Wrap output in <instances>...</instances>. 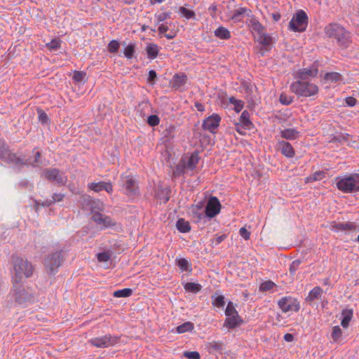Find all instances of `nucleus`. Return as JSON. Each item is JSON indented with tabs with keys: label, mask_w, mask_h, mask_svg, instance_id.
Here are the masks:
<instances>
[{
	"label": "nucleus",
	"mask_w": 359,
	"mask_h": 359,
	"mask_svg": "<svg viewBox=\"0 0 359 359\" xmlns=\"http://www.w3.org/2000/svg\"><path fill=\"white\" fill-rule=\"evenodd\" d=\"M11 264L13 267V276L12 282L13 284H19L22 279L29 278L33 276L34 266L32 262L22 257L13 254L11 257Z\"/></svg>",
	"instance_id": "1"
},
{
	"label": "nucleus",
	"mask_w": 359,
	"mask_h": 359,
	"mask_svg": "<svg viewBox=\"0 0 359 359\" xmlns=\"http://www.w3.org/2000/svg\"><path fill=\"white\" fill-rule=\"evenodd\" d=\"M325 32L327 37L337 40L341 48H347L352 42L351 33L337 23L330 24L325 27Z\"/></svg>",
	"instance_id": "2"
},
{
	"label": "nucleus",
	"mask_w": 359,
	"mask_h": 359,
	"mask_svg": "<svg viewBox=\"0 0 359 359\" xmlns=\"http://www.w3.org/2000/svg\"><path fill=\"white\" fill-rule=\"evenodd\" d=\"M290 90L299 97H311L318 93V87L309 81L297 80L290 85Z\"/></svg>",
	"instance_id": "3"
},
{
	"label": "nucleus",
	"mask_w": 359,
	"mask_h": 359,
	"mask_svg": "<svg viewBox=\"0 0 359 359\" xmlns=\"http://www.w3.org/2000/svg\"><path fill=\"white\" fill-rule=\"evenodd\" d=\"M337 187L344 193L359 191V174L352 173L337 178Z\"/></svg>",
	"instance_id": "4"
},
{
	"label": "nucleus",
	"mask_w": 359,
	"mask_h": 359,
	"mask_svg": "<svg viewBox=\"0 0 359 359\" xmlns=\"http://www.w3.org/2000/svg\"><path fill=\"white\" fill-rule=\"evenodd\" d=\"M65 259V252L62 250L48 254L45 257L43 264L48 275H55L58 268Z\"/></svg>",
	"instance_id": "5"
},
{
	"label": "nucleus",
	"mask_w": 359,
	"mask_h": 359,
	"mask_svg": "<svg viewBox=\"0 0 359 359\" xmlns=\"http://www.w3.org/2000/svg\"><path fill=\"white\" fill-rule=\"evenodd\" d=\"M13 298L16 304L25 306L34 301V295L32 290L22 285L13 284Z\"/></svg>",
	"instance_id": "6"
},
{
	"label": "nucleus",
	"mask_w": 359,
	"mask_h": 359,
	"mask_svg": "<svg viewBox=\"0 0 359 359\" xmlns=\"http://www.w3.org/2000/svg\"><path fill=\"white\" fill-rule=\"evenodd\" d=\"M308 25V16L302 11H298L289 23L290 28L294 32H303Z\"/></svg>",
	"instance_id": "7"
},
{
	"label": "nucleus",
	"mask_w": 359,
	"mask_h": 359,
	"mask_svg": "<svg viewBox=\"0 0 359 359\" xmlns=\"http://www.w3.org/2000/svg\"><path fill=\"white\" fill-rule=\"evenodd\" d=\"M43 175L50 182H55L58 186H64L67 182V176L57 168H46L43 170Z\"/></svg>",
	"instance_id": "8"
},
{
	"label": "nucleus",
	"mask_w": 359,
	"mask_h": 359,
	"mask_svg": "<svg viewBox=\"0 0 359 359\" xmlns=\"http://www.w3.org/2000/svg\"><path fill=\"white\" fill-rule=\"evenodd\" d=\"M278 306L281 310L286 313L288 311H298L300 309L299 304L291 297H285L278 301Z\"/></svg>",
	"instance_id": "9"
},
{
	"label": "nucleus",
	"mask_w": 359,
	"mask_h": 359,
	"mask_svg": "<svg viewBox=\"0 0 359 359\" xmlns=\"http://www.w3.org/2000/svg\"><path fill=\"white\" fill-rule=\"evenodd\" d=\"M221 210V204L219 199L215 196H211L208 201L205 207V215L212 218L219 213Z\"/></svg>",
	"instance_id": "10"
},
{
	"label": "nucleus",
	"mask_w": 359,
	"mask_h": 359,
	"mask_svg": "<svg viewBox=\"0 0 359 359\" xmlns=\"http://www.w3.org/2000/svg\"><path fill=\"white\" fill-rule=\"evenodd\" d=\"M121 182L125 193L127 195H133L135 186V176L131 170H128L122 175Z\"/></svg>",
	"instance_id": "11"
},
{
	"label": "nucleus",
	"mask_w": 359,
	"mask_h": 359,
	"mask_svg": "<svg viewBox=\"0 0 359 359\" xmlns=\"http://www.w3.org/2000/svg\"><path fill=\"white\" fill-rule=\"evenodd\" d=\"M318 69L315 65L309 68H303L299 69L295 74V77L298 80L308 81L310 77H316L318 74Z\"/></svg>",
	"instance_id": "12"
},
{
	"label": "nucleus",
	"mask_w": 359,
	"mask_h": 359,
	"mask_svg": "<svg viewBox=\"0 0 359 359\" xmlns=\"http://www.w3.org/2000/svg\"><path fill=\"white\" fill-rule=\"evenodd\" d=\"M221 117L218 114H213L203 121V128L210 133H215L219 125Z\"/></svg>",
	"instance_id": "13"
},
{
	"label": "nucleus",
	"mask_w": 359,
	"mask_h": 359,
	"mask_svg": "<svg viewBox=\"0 0 359 359\" xmlns=\"http://www.w3.org/2000/svg\"><path fill=\"white\" fill-rule=\"evenodd\" d=\"M1 158L4 161L15 165L28 164V160H23L8 149H5L1 153Z\"/></svg>",
	"instance_id": "14"
},
{
	"label": "nucleus",
	"mask_w": 359,
	"mask_h": 359,
	"mask_svg": "<svg viewBox=\"0 0 359 359\" xmlns=\"http://www.w3.org/2000/svg\"><path fill=\"white\" fill-rule=\"evenodd\" d=\"M91 219L96 224H102L104 228L114 226L116 224L110 217L102 215L100 212H95Z\"/></svg>",
	"instance_id": "15"
},
{
	"label": "nucleus",
	"mask_w": 359,
	"mask_h": 359,
	"mask_svg": "<svg viewBox=\"0 0 359 359\" xmlns=\"http://www.w3.org/2000/svg\"><path fill=\"white\" fill-rule=\"evenodd\" d=\"M187 81V76L184 74H175L170 81L172 88L176 90L182 91L184 90V86Z\"/></svg>",
	"instance_id": "16"
},
{
	"label": "nucleus",
	"mask_w": 359,
	"mask_h": 359,
	"mask_svg": "<svg viewBox=\"0 0 359 359\" xmlns=\"http://www.w3.org/2000/svg\"><path fill=\"white\" fill-rule=\"evenodd\" d=\"M356 224L354 222H333L331 224V230L335 231H355L356 230Z\"/></svg>",
	"instance_id": "17"
},
{
	"label": "nucleus",
	"mask_w": 359,
	"mask_h": 359,
	"mask_svg": "<svg viewBox=\"0 0 359 359\" xmlns=\"http://www.w3.org/2000/svg\"><path fill=\"white\" fill-rule=\"evenodd\" d=\"M88 186L90 190H93L95 192H99L102 190H105L108 193H111L113 191V187L110 182L100 181L99 182L90 183Z\"/></svg>",
	"instance_id": "18"
},
{
	"label": "nucleus",
	"mask_w": 359,
	"mask_h": 359,
	"mask_svg": "<svg viewBox=\"0 0 359 359\" xmlns=\"http://www.w3.org/2000/svg\"><path fill=\"white\" fill-rule=\"evenodd\" d=\"M258 41L263 46L259 51L262 56H263L266 51L269 50V47L272 43V37L265 32L259 34Z\"/></svg>",
	"instance_id": "19"
},
{
	"label": "nucleus",
	"mask_w": 359,
	"mask_h": 359,
	"mask_svg": "<svg viewBox=\"0 0 359 359\" xmlns=\"http://www.w3.org/2000/svg\"><path fill=\"white\" fill-rule=\"evenodd\" d=\"M226 316L227 317L224 321V326L228 327L229 329H233L240 325L242 323V320L241 319L238 314Z\"/></svg>",
	"instance_id": "20"
},
{
	"label": "nucleus",
	"mask_w": 359,
	"mask_h": 359,
	"mask_svg": "<svg viewBox=\"0 0 359 359\" xmlns=\"http://www.w3.org/2000/svg\"><path fill=\"white\" fill-rule=\"evenodd\" d=\"M90 344L96 347H107L111 344V337L109 336H104L100 337H95L90 339Z\"/></svg>",
	"instance_id": "21"
},
{
	"label": "nucleus",
	"mask_w": 359,
	"mask_h": 359,
	"mask_svg": "<svg viewBox=\"0 0 359 359\" xmlns=\"http://www.w3.org/2000/svg\"><path fill=\"white\" fill-rule=\"evenodd\" d=\"M279 147L281 153L287 158H292L295 153L291 144L287 142L281 141L279 142Z\"/></svg>",
	"instance_id": "22"
},
{
	"label": "nucleus",
	"mask_w": 359,
	"mask_h": 359,
	"mask_svg": "<svg viewBox=\"0 0 359 359\" xmlns=\"http://www.w3.org/2000/svg\"><path fill=\"white\" fill-rule=\"evenodd\" d=\"M208 352L211 354H222L224 350V344L222 341H213L207 344Z\"/></svg>",
	"instance_id": "23"
},
{
	"label": "nucleus",
	"mask_w": 359,
	"mask_h": 359,
	"mask_svg": "<svg viewBox=\"0 0 359 359\" xmlns=\"http://www.w3.org/2000/svg\"><path fill=\"white\" fill-rule=\"evenodd\" d=\"M199 158L198 154L194 153L189 156L187 162L184 161L187 171H194L199 162Z\"/></svg>",
	"instance_id": "24"
},
{
	"label": "nucleus",
	"mask_w": 359,
	"mask_h": 359,
	"mask_svg": "<svg viewBox=\"0 0 359 359\" xmlns=\"http://www.w3.org/2000/svg\"><path fill=\"white\" fill-rule=\"evenodd\" d=\"M248 26L253 31L256 32L258 35L266 32V27L263 26L254 16H252L250 19Z\"/></svg>",
	"instance_id": "25"
},
{
	"label": "nucleus",
	"mask_w": 359,
	"mask_h": 359,
	"mask_svg": "<svg viewBox=\"0 0 359 359\" xmlns=\"http://www.w3.org/2000/svg\"><path fill=\"white\" fill-rule=\"evenodd\" d=\"M353 314V311L352 309H344L341 311V315L343 316V318L341 322V325L343 327H348L350 321L352 319Z\"/></svg>",
	"instance_id": "26"
},
{
	"label": "nucleus",
	"mask_w": 359,
	"mask_h": 359,
	"mask_svg": "<svg viewBox=\"0 0 359 359\" xmlns=\"http://www.w3.org/2000/svg\"><path fill=\"white\" fill-rule=\"evenodd\" d=\"M145 51L149 58L154 59L158 54V46L155 43H148L145 48Z\"/></svg>",
	"instance_id": "27"
},
{
	"label": "nucleus",
	"mask_w": 359,
	"mask_h": 359,
	"mask_svg": "<svg viewBox=\"0 0 359 359\" xmlns=\"http://www.w3.org/2000/svg\"><path fill=\"white\" fill-rule=\"evenodd\" d=\"M244 126V129H250L252 126V123L250 120V113L245 110L242 112L239 122Z\"/></svg>",
	"instance_id": "28"
},
{
	"label": "nucleus",
	"mask_w": 359,
	"mask_h": 359,
	"mask_svg": "<svg viewBox=\"0 0 359 359\" xmlns=\"http://www.w3.org/2000/svg\"><path fill=\"white\" fill-rule=\"evenodd\" d=\"M215 35L220 39H229L231 38L230 32L224 27L220 26L215 31Z\"/></svg>",
	"instance_id": "29"
},
{
	"label": "nucleus",
	"mask_w": 359,
	"mask_h": 359,
	"mask_svg": "<svg viewBox=\"0 0 359 359\" xmlns=\"http://www.w3.org/2000/svg\"><path fill=\"white\" fill-rule=\"evenodd\" d=\"M281 137L287 140H295L299 134V132L293 128H286L281 132Z\"/></svg>",
	"instance_id": "30"
},
{
	"label": "nucleus",
	"mask_w": 359,
	"mask_h": 359,
	"mask_svg": "<svg viewBox=\"0 0 359 359\" xmlns=\"http://www.w3.org/2000/svg\"><path fill=\"white\" fill-rule=\"evenodd\" d=\"M327 173L323 170H318L315 172L313 175L306 178V182H311L314 181L321 180L325 178Z\"/></svg>",
	"instance_id": "31"
},
{
	"label": "nucleus",
	"mask_w": 359,
	"mask_h": 359,
	"mask_svg": "<svg viewBox=\"0 0 359 359\" xmlns=\"http://www.w3.org/2000/svg\"><path fill=\"white\" fill-rule=\"evenodd\" d=\"M104 210V204L99 200H95L93 198L90 206L88 210H90L94 215L95 212H100Z\"/></svg>",
	"instance_id": "32"
},
{
	"label": "nucleus",
	"mask_w": 359,
	"mask_h": 359,
	"mask_svg": "<svg viewBox=\"0 0 359 359\" xmlns=\"http://www.w3.org/2000/svg\"><path fill=\"white\" fill-rule=\"evenodd\" d=\"M251 11L246 8H239L234 11L233 14L231 17L233 20H241L240 17L246 15L248 16H250Z\"/></svg>",
	"instance_id": "33"
},
{
	"label": "nucleus",
	"mask_w": 359,
	"mask_h": 359,
	"mask_svg": "<svg viewBox=\"0 0 359 359\" xmlns=\"http://www.w3.org/2000/svg\"><path fill=\"white\" fill-rule=\"evenodd\" d=\"M177 229L182 233H187L191 230L190 224L184 219H179L176 224Z\"/></svg>",
	"instance_id": "34"
},
{
	"label": "nucleus",
	"mask_w": 359,
	"mask_h": 359,
	"mask_svg": "<svg viewBox=\"0 0 359 359\" xmlns=\"http://www.w3.org/2000/svg\"><path fill=\"white\" fill-rule=\"evenodd\" d=\"M323 293V290L320 287L316 286L313 290H311L306 297V300L309 302H312L316 299H318Z\"/></svg>",
	"instance_id": "35"
},
{
	"label": "nucleus",
	"mask_w": 359,
	"mask_h": 359,
	"mask_svg": "<svg viewBox=\"0 0 359 359\" xmlns=\"http://www.w3.org/2000/svg\"><path fill=\"white\" fill-rule=\"evenodd\" d=\"M93 200V198L90 196L89 195L84 194L82 195L80 198L79 203L81 208L85 210H88L90 203Z\"/></svg>",
	"instance_id": "36"
},
{
	"label": "nucleus",
	"mask_w": 359,
	"mask_h": 359,
	"mask_svg": "<svg viewBox=\"0 0 359 359\" xmlns=\"http://www.w3.org/2000/svg\"><path fill=\"white\" fill-rule=\"evenodd\" d=\"M324 79L328 82L334 83L341 81L342 76L338 72H329L325 74Z\"/></svg>",
	"instance_id": "37"
},
{
	"label": "nucleus",
	"mask_w": 359,
	"mask_h": 359,
	"mask_svg": "<svg viewBox=\"0 0 359 359\" xmlns=\"http://www.w3.org/2000/svg\"><path fill=\"white\" fill-rule=\"evenodd\" d=\"M65 196L64 194H54V195L53 196V198L52 199H50V200H46V201H44L43 203H42V205L43 206H50V205H52L53 204H54L55 202H60V201H62L64 198Z\"/></svg>",
	"instance_id": "38"
},
{
	"label": "nucleus",
	"mask_w": 359,
	"mask_h": 359,
	"mask_svg": "<svg viewBox=\"0 0 359 359\" xmlns=\"http://www.w3.org/2000/svg\"><path fill=\"white\" fill-rule=\"evenodd\" d=\"M184 287L186 291L196 293V292H198L201 290L202 286L198 283H187L184 285Z\"/></svg>",
	"instance_id": "39"
},
{
	"label": "nucleus",
	"mask_w": 359,
	"mask_h": 359,
	"mask_svg": "<svg viewBox=\"0 0 359 359\" xmlns=\"http://www.w3.org/2000/svg\"><path fill=\"white\" fill-rule=\"evenodd\" d=\"M186 172H188L184 165V160L182 159L181 160L180 163L178 165H177V166L173 170V175L175 177L180 176L181 175L184 174Z\"/></svg>",
	"instance_id": "40"
},
{
	"label": "nucleus",
	"mask_w": 359,
	"mask_h": 359,
	"mask_svg": "<svg viewBox=\"0 0 359 359\" xmlns=\"http://www.w3.org/2000/svg\"><path fill=\"white\" fill-rule=\"evenodd\" d=\"M229 102L234 105V110L236 112L241 111L244 107V102L241 100H237L234 97H229Z\"/></svg>",
	"instance_id": "41"
},
{
	"label": "nucleus",
	"mask_w": 359,
	"mask_h": 359,
	"mask_svg": "<svg viewBox=\"0 0 359 359\" xmlns=\"http://www.w3.org/2000/svg\"><path fill=\"white\" fill-rule=\"evenodd\" d=\"M61 42V40L58 38L53 39L50 42L47 43L46 46L50 51L56 50L60 48Z\"/></svg>",
	"instance_id": "42"
},
{
	"label": "nucleus",
	"mask_w": 359,
	"mask_h": 359,
	"mask_svg": "<svg viewBox=\"0 0 359 359\" xmlns=\"http://www.w3.org/2000/svg\"><path fill=\"white\" fill-rule=\"evenodd\" d=\"M194 324L191 322H186L177 327V332L178 333H184L187 331H191L194 329Z\"/></svg>",
	"instance_id": "43"
},
{
	"label": "nucleus",
	"mask_w": 359,
	"mask_h": 359,
	"mask_svg": "<svg viewBox=\"0 0 359 359\" xmlns=\"http://www.w3.org/2000/svg\"><path fill=\"white\" fill-rule=\"evenodd\" d=\"M133 292V290L130 288H124L115 291L113 295L115 297H127L132 295Z\"/></svg>",
	"instance_id": "44"
},
{
	"label": "nucleus",
	"mask_w": 359,
	"mask_h": 359,
	"mask_svg": "<svg viewBox=\"0 0 359 359\" xmlns=\"http://www.w3.org/2000/svg\"><path fill=\"white\" fill-rule=\"evenodd\" d=\"M41 154L40 151H36L34 154V160L31 161L30 159L28 160V164H25V165H32L33 167L39 166L41 164Z\"/></svg>",
	"instance_id": "45"
},
{
	"label": "nucleus",
	"mask_w": 359,
	"mask_h": 359,
	"mask_svg": "<svg viewBox=\"0 0 359 359\" xmlns=\"http://www.w3.org/2000/svg\"><path fill=\"white\" fill-rule=\"evenodd\" d=\"M180 12L187 19H194L196 17V14L193 11L189 10L182 6L180 8Z\"/></svg>",
	"instance_id": "46"
},
{
	"label": "nucleus",
	"mask_w": 359,
	"mask_h": 359,
	"mask_svg": "<svg viewBox=\"0 0 359 359\" xmlns=\"http://www.w3.org/2000/svg\"><path fill=\"white\" fill-rule=\"evenodd\" d=\"M276 286V284L271 280H266L262 283L259 286V290L266 292L269 291L273 288Z\"/></svg>",
	"instance_id": "47"
},
{
	"label": "nucleus",
	"mask_w": 359,
	"mask_h": 359,
	"mask_svg": "<svg viewBox=\"0 0 359 359\" xmlns=\"http://www.w3.org/2000/svg\"><path fill=\"white\" fill-rule=\"evenodd\" d=\"M341 334H342V331H341V328L339 327V326H338V325L334 326L332 328L331 337L334 342L338 341V339L341 337Z\"/></svg>",
	"instance_id": "48"
},
{
	"label": "nucleus",
	"mask_w": 359,
	"mask_h": 359,
	"mask_svg": "<svg viewBox=\"0 0 359 359\" xmlns=\"http://www.w3.org/2000/svg\"><path fill=\"white\" fill-rule=\"evenodd\" d=\"M280 102L281 104L289 105L293 101V97L289 96L285 93H281L279 97Z\"/></svg>",
	"instance_id": "49"
},
{
	"label": "nucleus",
	"mask_w": 359,
	"mask_h": 359,
	"mask_svg": "<svg viewBox=\"0 0 359 359\" xmlns=\"http://www.w3.org/2000/svg\"><path fill=\"white\" fill-rule=\"evenodd\" d=\"M177 265L184 271L189 270V264L184 258H180L177 261Z\"/></svg>",
	"instance_id": "50"
},
{
	"label": "nucleus",
	"mask_w": 359,
	"mask_h": 359,
	"mask_svg": "<svg viewBox=\"0 0 359 359\" xmlns=\"http://www.w3.org/2000/svg\"><path fill=\"white\" fill-rule=\"evenodd\" d=\"M302 262L299 259L294 260L290 266V273L291 275H294L296 271L299 269Z\"/></svg>",
	"instance_id": "51"
},
{
	"label": "nucleus",
	"mask_w": 359,
	"mask_h": 359,
	"mask_svg": "<svg viewBox=\"0 0 359 359\" xmlns=\"http://www.w3.org/2000/svg\"><path fill=\"white\" fill-rule=\"evenodd\" d=\"M156 80H157L156 72L154 70H150L149 72V75H148V77L147 79V83L151 85H154L156 83Z\"/></svg>",
	"instance_id": "52"
},
{
	"label": "nucleus",
	"mask_w": 359,
	"mask_h": 359,
	"mask_svg": "<svg viewBox=\"0 0 359 359\" xmlns=\"http://www.w3.org/2000/svg\"><path fill=\"white\" fill-rule=\"evenodd\" d=\"M183 355L189 359H200L201 355L197 351H184Z\"/></svg>",
	"instance_id": "53"
},
{
	"label": "nucleus",
	"mask_w": 359,
	"mask_h": 359,
	"mask_svg": "<svg viewBox=\"0 0 359 359\" xmlns=\"http://www.w3.org/2000/svg\"><path fill=\"white\" fill-rule=\"evenodd\" d=\"M194 218L196 219V222H198L201 219H205L207 216L205 215V212H200L198 210H191Z\"/></svg>",
	"instance_id": "54"
},
{
	"label": "nucleus",
	"mask_w": 359,
	"mask_h": 359,
	"mask_svg": "<svg viewBox=\"0 0 359 359\" xmlns=\"http://www.w3.org/2000/svg\"><path fill=\"white\" fill-rule=\"evenodd\" d=\"M86 74L83 72L75 71L73 75V79L76 82H81L86 77Z\"/></svg>",
	"instance_id": "55"
},
{
	"label": "nucleus",
	"mask_w": 359,
	"mask_h": 359,
	"mask_svg": "<svg viewBox=\"0 0 359 359\" xmlns=\"http://www.w3.org/2000/svg\"><path fill=\"white\" fill-rule=\"evenodd\" d=\"M119 48V43L117 41L113 40L109 42L108 45V50L110 53H116Z\"/></svg>",
	"instance_id": "56"
},
{
	"label": "nucleus",
	"mask_w": 359,
	"mask_h": 359,
	"mask_svg": "<svg viewBox=\"0 0 359 359\" xmlns=\"http://www.w3.org/2000/svg\"><path fill=\"white\" fill-rule=\"evenodd\" d=\"M225 314L226 316H235V314H238V312L234 308L232 302H229L225 311Z\"/></svg>",
	"instance_id": "57"
},
{
	"label": "nucleus",
	"mask_w": 359,
	"mask_h": 359,
	"mask_svg": "<svg viewBox=\"0 0 359 359\" xmlns=\"http://www.w3.org/2000/svg\"><path fill=\"white\" fill-rule=\"evenodd\" d=\"M159 118L156 115H151L147 118V123L151 126H156L159 123Z\"/></svg>",
	"instance_id": "58"
},
{
	"label": "nucleus",
	"mask_w": 359,
	"mask_h": 359,
	"mask_svg": "<svg viewBox=\"0 0 359 359\" xmlns=\"http://www.w3.org/2000/svg\"><path fill=\"white\" fill-rule=\"evenodd\" d=\"M170 13H161L159 14L156 15L157 23L159 24L160 22L165 21L168 18H170Z\"/></svg>",
	"instance_id": "59"
},
{
	"label": "nucleus",
	"mask_w": 359,
	"mask_h": 359,
	"mask_svg": "<svg viewBox=\"0 0 359 359\" xmlns=\"http://www.w3.org/2000/svg\"><path fill=\"white\" fill-rule=\"evenodd\" d=\"M97 258L100 262H107L110 259V254L107 252H100L97 255Z\"/></svg>",
	"instance_id": "60"
},
{
	"label": "nucleus",
	"mask_w": 359,
	"mask_h": 359,
	"mask_svg": "<svg viewBox=\"0 0 359 359\" xmlns=\"http://www.w3.org/2000/svg\"><path fill=\"white\" fill-rule=\"evenodd\" d=\"M212 304L217 307H223L225 304L224 297L222 295L217 297Z\"/></svg>",
	"instance_id": "61"
},
{
	"label": "nucleus",
	"mask_w": 359,
	"mask_h": 359,
	"mask_svg": "<svg viewBox=\"0 0 359 359\" xmlns=\"http://www.w3.org/2000/svg\"><path fill=\"white\" fill-rule=\"evenodd\" d=\"M125 56L128 58H132L134 53V46L132 44L128 45L123 52Z\"/></svg>",
	"instance_id": "62"
},
{
	"label": "nucleus",
	"mask_w": 359,
	"mask_h": 359,
	"mask_svg": "<svg viewBox=\"0 0 359 359\" xmlns=\"http://www.w3.org/2000/svg\"><path fill=\"white\" fill-rule=\"evenodd\" d=\"M39 119L42 123H47L49 121L48 115L43 110H38Z\"/></svg>",
	"instance_id": "63"
},
{
	"label": "nucleus",
	"mask_w": 359,
	"mask_h": 359,
	"mask_svg": "<svg viewBox=\"0 0 359 359\" xmlns=\"http://www.w3.org/2000/svg\"><path fill=\"white\" fill-rule=\"evenodd\" d=\"M349 137H350V135L348 134H341V135H339L338 136L334 137L333 138V140L335 142H342V141L347 142V141H348Z\"/></svg>",
	"instance_id": "64"
}]
</instances>
